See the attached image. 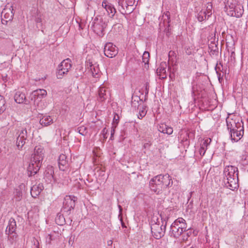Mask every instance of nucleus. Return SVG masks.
I'll return each mask as SVG.
<instances>
[{"instance_id": "obj_1", "label": "nucleus", "mask_w": 248, "mask_h": 248, "mask_svg": "<svg viewBox=\"0 0 248 248\" xmlns=\"http://www.w3.org/2000/svg\"><path fill=\"white\" fill-rule=\"evenodd\" d=\"M44 148L40 146H36L34 150V153L32 155L28 168V174L29 176L36 174L39 171L42 161L44 156Z\"/></svg>"}, {"instance_id": "obj_2", "label": "nucleus", "mask_w": 248, "mask_h": 248, "mask_svg": "<svg viewBox=\"0 0 248 248\" xmlns=\"http://www.w3.org/2000/svg\"><path fill=\"white\" fill-rule=\"evenodd\" d=\"M168 218V217L164 218V221H162V224L161 226L156 223L151 224L152 233L155 239H159L164 236Z\"/></svg>"}, {"instance_id": "obj_3", "label": "nucleus", "mask_w": 248, "mask_h": 248, "mask_svg": "<svg viewBox=\"0 0 248 248\" xmlns=\"http://www.w3.org/2000/svg\"><path fill=\"white\" fill-rule=\"evenodd\" d=\"M107 26V20L103 19L101 16L96 17L91 24V27L93 31L100 36L103 34L104 31Z\"/></svg>"}, {"instance_id": "obj_4", "label": "nucleus", "mask_w": 248, "mask_h": 248, "mask_svg": "<svg viewBox=\"0 0 248 248\" xmlns=\"http://www.w3.org/2000/svg\"><path fill=\"white\" fill-rule=\"evenodd\" d=\"M149 186L151 190L157 194L161 193L163 188L161 174L152 178L150 181Z\"/></svg>"}, {"instance_id": "obj_5", "label": "nucleus", "mask_w": 248, "mask_h": 248, "mask_svg": "<svg viewBox=\"0 0 248 248\" xmlns=\"http://www.w3.org/2000/svg\"><path fill=\"white\" fill-rule=\"evenodd\" d=\"M71 61L69 59L64 60L58 66L57 77L58 79H62L65 75L67 74L69 70L71 68Z\"/></svg>"}, {"instance_id": "obj_6", "label": "nucleus", "mask_w": 248, "mask_h": 248, "mask_svg": "<svg viewBox=\"0 0 248 248\" xmlns=\"http://www.w3.org/2000/svg\"><path fill=\"white\" fill-rule=\"evenodd\" d=\"M212 5L211 3H208L205 9H202L197 15V18L199 21L202 22L208 18L212 15Z\"/></svg>"}, {"instance_id": "obj_7", "label": "nucleus", "mask_w": 248, "mask_h": 248, "mask_svg": "<svg viewBox=\"0 0 248 248\" xmlns=\"http://www.w3.org/2000/svg\"><path fill=\"white\" fill-rule=\"evenodd\" d=\"M75 206V200L73 199L71 196H66L63 202L62 210L64 213L67 215L70 214V211L73 209Z\"/></svg>"}, {"instance_id": "obj_8", "label": "nucleus", "mask_w": 248, "mask_h": 248, "mask_svg": "<svg viewBox=\"0 0 248 248\" xmlns=\"http://www.w3.org/2000/svg\"><path fill=\"white\" fill-rule=\"evenodd\" d=\"M244 131L243 124L238 123V127L234 128L230 133L231 140L234 142L238 141L243 136Z\"/></svg>"}, {"instance_id": "obj_9", "label": "nucleus", "mask_w": 248, "mask_h": 248, "mask_svg": "<svg viewBox=\"0 0 248 248\" xmlns=\"http://www.w3.org/2000/svg\"><path fill=\"white\" fill-rule=\"evenodd\" d=\"M104 54L108 57L113 58L118 52L117 47L111 43H107L104 48Z\"/></svg>"}, {"instance_id": "obj_10", "label": "nucleus", "mask_w": 248, "mask_h": 248, "mask_svg": "<svg viewBox=\"0 0 248 248\" xmlns=\"http://www.w3.org/2000/svg\"><path fill=\"white\" fill-rule=\"evenodd\" d=\"M224 179L236 177L238 175V168L233 166H227L223 171Z\"/></svg>"}, {"instance_id": "obj_11", "label": "nucleus", "mask_w": 248, "mask_h": 248, "mask_svg": "<svg viewBox=\"0 0 248 248\" xmlns=\"http://www.w3.org/2000/svg\"><path fill=\"white\" fill-rule=\"evenodd\" d=\"M224 181L226 187L231 190H234L238 187V177L225 178Z\"/></svg>"}, {"instance_id": "obj_12", "label": "nucleus", "mask_w": 248, "mask_h": 248, "mask_svg": "<svg viewBox=\"0 0 248 248\" xmlns=\"http://www.w3.org/2000/svg\"><path fill=\"white\" fill-rule=\"evenodd\" d=\"M47 94L46 91L44 89H37L33 91L30 95L31 100H34V101H40L42 99L45 97Z\"/></svg>"}, {"instance_id": "obj_13", "label": "nucleus", "mask_w": 248, "mask_h": 248, "mask_svg": "<svg viewBox=\"0 0 248 248\" xmlns=\"http://www.w3.org/2000/svg\"><path fill=\"white\" fill-rule=\"evenodd\" d=\"M98 93V100L100 102L104 101L110 96L109 91L107 89L104 84H102L99 87Z\"/></svg>"}, {"instance_id": "obj_14", "label": "nucleus", "mask_w": 248, "mask_h": 248, "mask_svg": "<svg viewBox=\"0 0 248 248\" xmlns=\"http://www.w3.org/2000/svg\"><path fill=\"white\" fill-rule=\"evenodd\" d=\"M118 9L119 12L123 15L130 14L133 9L130 8L129 6L125 5L126 1L125 0H118Z\"/></svg>"}, {"instance_id": "obj_15", "label": "nucleus", "mask_w": 248, "mask_h": 248, "mask_svg": "<svg viewBox=\"0 0 248 248\" xmlns=\"http://www.w3.org/2000/svg\"><path fill=\"white\" fill-rule=\"evenodd\" d=\"M244 10L243 6L238 4L236 5L234 9L228 11L227 14L231 16H234L236 17H241L243 14Z\"/></svg>"}, {"instance_id": "obj_16", "label": "nucleus", "mask_w": 248, "mask_h": 248, "mask_svg": "<svg viewBox=\"0 0 248 248\" xmlns=\"http://www.w3.org/2000/svg\"><path fill=\"white\" fill-rule=\"evenodd\" d=\"M102 6L106 9L111 17L114 16V14L116 12V10L111 3L107 1H104L102 2Z\"/></svg>"}, {"instance_id": "obj_17", "label": "nucleus", "mask_w": 248, "mask_h": 248, "mask_svg": "<svg viewBox=\"0 0 248 248\" xmlns=\"http://www.w3.org/2000/svg\"><path fill=\"white\" fill-rule=\"evenodd\" d=\"M58 164L59 168L62 170H65L68 167V161L67 160V156L64 154L60 155L58 159Z\"/></svg>"}, {"instance_id": "obj_18", "label": "nucleus", "mask_w": 248, "mask_h": 248, "mask_svg": "<svg viewBox=\"0 0 248 248\" xmlns=\"http://www.w3.org/2000/svg\"><path fill=\"white\" fill-rule=\"evenodd\" d=\"M163 190L172 185V180L168 174H161Z\"/></svg>"}, {"instance_id": "obj_19", "label": "nucleus", "mask_w": 248, "mask_h": 248, "mask_svg": "<svg viewBox=\"0 0 248 248\" xmlns=\"http://www.w3.org/2000/svg\"><path fill=\"white\" fill-rule=\"evenodd\" d=\"M167 64L166 62H162L159 67L156 69V74L160 79H165L167 78L166 68Z\"/></svg>"}, {"instance_id": "obj_20", "label": "nucleus", "mask_w": 248, "mask_h": 248, "mask_svg": "<svg viewBox=\"0 0 248 248\" xmlns=\"http://www.w3.org/2000/svg\"><path fill=\"white\" fill-rule=\"evenodd\" d=\"M40 118L39 123L43 126H47L53 123V119L50 116L41 115Z\"/></svg>"}, {"instance_id": "obj_21", "label": "nucleus", "mask_w": 248, "mask_h": 248, "mask_svg": "<svg viewBox=\"0 0 248 248\" xmlns=\"http://www.w3.org/2000/svg\"><path fill=\"white\" fill-rule=\"evenodd\" d=\"M43 189L44 186L42 184L40 183L38 185H34L31 189V194L32 197L35 198L38 196Z\"/></svg>"}, {"instance_id": "obj_22", "label": "nucleus", "mask_w": 248, "mask_h": 248, "mask_svg": "<svg viewBox=\"0 0 248 248\" xmlns=\"http://www.w3.org/2000/svg\"><path fill=\"white\" fill-rule=\"evenodd\" d=\"M15 101L19 104L25 103L28 104L29 102L26 100L25 94L19 91L17 92L14 96Z\"/></svg>"}, {"instance_id": "obj_23", "label": "nucleus", "mask_w": 248, "mask_h": 248, "mask_svg": "<svg viewBox=\"0 0 248 248\" xmlns=\"http://www.w3.org/2000/svg\"><path fill=\"white\" fill-rule=\"evenodd\" d=\"M238 123L243 124L242 122H236L235 120H233L232 119H230L229 118H227L226 119V124L228 129L230 131V133L232 132V131L235 129L236 127H238Z\"/></svg>"}, {"instance_id": "obj_24", "label": "nucleus", "mask_w": 248, "mask_h": 248, "mask_svg": "<svg viewBox=\"0 0 248 248\" xmlns=\"http://www.w3.org/2000/svg\"><path fill=\"white\" fill-rule=\"evenodd\" d=\"M170 13L169 11L164 13L160 18V25L162 24L165 27H169L170 26Z\"/></svg>"}, {"instance_id": "obj_25", "label": "nucleus", "mask_w": 248, "mask_h": 248, "mask_svg": "<svg viewBox=\"0 0 248 248\" xmlns=\"http://www.w3.org/2000/svg\"><path fill=\"white\" fill-rule=\"evenodd\" d=\"M16 228V225L15 220L13 218H10L9 224L6 229V233L15 232Z\"/></svg>"}, {"instance_id": "obj_26", "label": "nucleus", "mask_w": 248, "mask_h": 248, "mask_svg": "<svg viewBox=\"0 0 248 248\" xmlns=\"http://www.w3.org/2000/svg\"><path fill=\"white\" fill-rule=\"evenodd\" d=\"M158 129L159 131L164 134L170 135L173 133L172 128L165 124H161L160 125Z\"/></svg>"}, {"instance_id": "obj_27", "label": "nucleus", "mask_w": 248, "mask_h": 248, "mask_svg": "<svg viewBox=\"0 0 248 248\" xmlns=\"http://www.w3.org/2000/svg\"><path fill=\"white\" fill-rule=\"evenodd\" d=\"M183 232V230L174 227H170V234L174 238H178Z\"/></svg>"}, {"instance_id": "obj_28", "label": "nucleus", "mask_w": 248, "mask_h": 248, "mask_svg": "<svg viewBox=\"0 0 248 248\" xmlns=\"http://www.w3.org/2000/svg\"><path fill=\"white\" fill-rule=\"evenodd\" d=\"M238 4L236 0H227L225 4L226 12L228 13V11L234 9V7Z\"/></svg>"}, {"instance_id": "obj_29", "label": "nucleus", "mask_w": 248, "mask_h": 248, "mask_svg": "<svg viewBox=\"0 0 248 248\" xmlns=\"http://www.w3.org/2000/svg\"><path fill=\"white\" fill-rule=\"evenodd\" d=\"M8 235V243L12 245L16 244L17 240V235L16 232L6 233Z\"/></svg>"}, {"instance_id": "obj_30", "label": "nucleus", "mask_w": 248, "mask_h": 248, "mask_svg": "<svg viewBox=\"0 0 248 248\" xmlns=\"http://www.w3.org/2000/svg\"><path fill=\"white\" fill-rule=\"evenodd\" d=\"M176 222H178L180 224L181 229L183 230V232L188 230L187 229L186 221L182 217H179L176 219Z\"/></svg>"}, {"instance_id": "obj_31", "label": "nucleus", "mask_w": 248, "mask_h": 248, "mask_svg": "<svg viewBox=\"0 0 248 248\" xmlns=\"http://www.w3.org/2000/svg\"><path fill=\"white\" fill-rule=\"evenodd\" d=\"M90 70L93 77H98L100 70L98 66H96L93 64L90 65Z\"/></svg>"}, {"instance_id": "obj_32", "label": "nucleus", "mask_w": 248, "mask_h": 248, "mask_svg": "<svg viewBox=\"0 0 248 248\" xmlns=\"http://www.w3.org/2000/svg\"><path fill=\"white\" fill-rule=\"evenodd\" d=\"M26 140L24 139H22L21 137H17L16 139V144L19 150H20L22 148L23 146L24 145L26 142Z\"/></svg>"}, {"instance_id": "obj_33", "label": "nucleus", "mask_w": 248, "mask_h": 248, "mask_svg": "<svg viewBox=\"0 0 248 248\" xmlns=\"http://www.w3.org/2000/svg\"><path fill=\"white\" fill-rule=\"evenodd\" d=\"M22 192L19 188H16L14 192V198L16 201H20L21 200Z\"/></svg>"}, {"instance_id": "obj_34", "label": "nucleus", "mask_w": 248, "mask_h": 248, "mask_svg": "<svg viewBox=\"0 0 248 248\" xmlns=\"http://www.w3.org/2000/svg\"><path fill=\"white\" fill-rule=\"evenodd\" d=\"M6 109L5 100L4 98L0 95V114H1Z\"/></svg>"}, {"instance_id": "obj_35", "label": "nucleus", "mask_w": 248, "mask_h": 248, "mask_svg": "<svg viewBox=\"0 0 248 248\" xmlns=\"http://www.w3.org/2000/svg\"><path fill=\"white\" fill-rule=\"evenodd\" d=\"M18 136L21 137L22 139H24L27 140V130L26 126L23 127L22 129L19 132Z\"/></svg>"}, {"instance_id": "obj_36", "label": "nucleus", "mask_w": 248, "mask_h": 248, "mask_svg": "<svg viewBox=\"0 0 248 248\" xmlns=\"http://www.w3.org/2000/svg\"><path fill=\"white\" fill-rule=\"evenodd\" d=\"M1 14L3 16L4 18L8 21L11 20L14 15V14L7 13L5 12V10H2Z\"/></svg>"}, {"instance_id": "obj_37", "label": "nucleus", "mask_w": 248, "mask_h": 248, "mask_svg": "<svg viewBox=\"0 0 248 248\" xmlns=\"http://www.w3.org/2000/svg\"><path fill=\"white\" fill-rule=\"evenodd\" d=\"M56 223L59 225H62L65 222L63 215H58L56 218Z\"/></svg>"}, {"instance_id": "obj_38", "label": "nucleus", "mask_w": 248, "mask_h": 248, "mask_svg": "<svg viewBox=\"0 0 248 248\" xmlns=\"http://www.w3.org/2000/svg\"><path fill=\"white\" fill-rule=\"evenodd\" d=\"M150 54L147 51H145L142 56V62L145 64H148L149 61Z\"/></svg>"}, {"instance_id": "obj_39", "label": "nucleus", "mask_w": 248, "mask_h": 248, "mask_svg": "<svg viewBox=\"0 0 248 248\" xmlns=\"http://www.w3.org/2000/svg\"><path fill=\"white\" fill-rule=\"evenodd\" d=\"M146 113L147 110H146V107H145V108L142 107L141 109V108L140 109V111L139 112V114L138 115V117L141 119L146 115Z\"/></svg>"}, {"instance_id": "obj_40", "label": "nucleus", "mask_w": 248, "mask_h": 248, "mask_svg": "<svg viewBox=\"0 0 248 248\" xmlns=\"http://www.w3.org/2000/svg\"><path fill=\"white\" fill-rule=\"evenodd\" d=\"M211 142V140L210 138H207L204 140L203 142L201 144V146L207 149V146L210 145Z\"/></svg>"}, {"instance_id": "obj_41", "label": "nucleus", "mask_w": 248, "mask_h": 248, "mask_svg": "<svg viewBox=\"0 0 248 248\" xmlns=\"http://www.w3.org/2000/svg\"><path fill=\"white\" fill-rule=\"evenodd\" d=\"M3 10H5L7 13L14 14L13 6L9 4H7Z\"/></svg>"}, {"instance_id": "obj_42", "label": "nucleus", "mask_w": 248, "mask_h": 248, "mask_svg": "<svg viewBox=\"0 0 248 248\" xmlns=\"http://www.w3.org/2000/svg\"><path fill=\"white\" fill-rule=\"evenodd\" d=\"M78 133L82 135H84L86 133V128L84 126L78 127Z\"/></svg>"}, {"instance_id": "obj_43", "label": "nucleus", "mask_w": 248, "mask_h": 248, "mask_svg": "<svg viewBox=\"0 0 248 248\" xmlns=\"http://www.w3.org/2000/svg\"><path fill=\"white\" fill-rule=\"evenodd\" d=\"M126 3H125V5H127L128 6H129L130 8H131L132 6H133V5L135 3V0H125Z\"/></svg>"}, {"instance_id": "obj_44", "label": "nucleus", "mask_w": 248, "mask_h": 248, "mask_svg": "<svg viewBox=\"0 0 248 248\" xmlns=\"http://www.w3.org/2000/svg\"><path fill=\"white\" fill-rule=\"evenodd\" d=\"M171 227H174L181 229L180 224L178 222H176V220L172 223L170 226Z\"/></svg>"}, {"instance_id": "obj_45", "label": "nucleus", "mask_w": 248, "mask_h": 248, "mask_svg": "<svg viewBox=\"0 0 248 248\" xmlns=\"http://www.w3.org/2000/svg\"><path fill=\"white\" fill-rule=\"evenodd\" d=\"M152 145V143L149 141L148 142H146L145 143H144L143 144V148L145 149H149L151 146Z\"/></svg>"}, {"instance_id": "obj_46", "label": "nucleus", "mask_w": 248, "mask_h": 248, "mask_svg": "<svg viewBox=\"0 0 248 248\" xmlns=\"http://www.w3.org/2000/svg\"><path fill=\"white\" fill-rule=\"evenodd\" d=\"M207 149L203 147H202L201 146V148L200 149V151H199V152H200V154L201 155L203 156L204 155L205 152H206V150Z\"/></svg>"}, {"instance_id": "obj_47", "label": "nucleus", "mask_w": 248, "mask_h": 248, "mask_svg": "<svg viewBox=\"0 0 248 248\" xmlns=\"http://www.w3.org/2000/svg\"><path fill=\"white\" fill-rule=\"evenodd\" d=\"M215 70L216 71L217 74L218 76V78H219V77L221 76V73L219 72V71L220 70V68L219 67H216L215 68Z\"/></svg>"}, {"instance_id": "obj_48", "label": "nucleus", "mask_w": 248, "mask_h": 248, "mask_svg": "<svg viewBox=\"0 0 248 248\" xmlns=\"http://www.w3.org/2000/svg\"><path fill=\"white\" fill-rule=\"evenodd\" d=\"M149 90V86L148 83L146 84L145 94H148Z\"/></svg>"}, {"instance_id": "obj_49", "label": "nucleus", "mask_w": 248, "mask_h": 248, "mask_svg": "<svg viewBox=\"0 0 248 248\" xmlns=\"http://www.w3.org/2000/svg\"><path fill=\"white\" fill-rule=\"evenodd\" d=\"M35 21L37 23H41L42 22V19L40 17H37L35 19Z\"/></svg>"}, {"instance_id": "obj_50", "label": "nucleus", "mask_w": 248, "mask_h": 248, "mask_svg": "<svg viewBox=\"0 0 248 248\" xmlns=\"http://www.w3.org/2000/svg\"><path fill=\"white\" fill-rule=\"evenodd\" d=\"M2 80L4 82H6L7 80V76L6 75L5 76L2 75Z\"/></svg>"}, {"instance_id": "obj_51", "label": "nucleus", "mask_w": 248, "mask_h": 248, "mask_svg": "<svg viewBox=\"0 0 248 248\" xmlns=\"http://www.w3.org/2000/svg\"><path fill=\"white\" fill-rule=\"evenodd\" d=\"M53 172H54L52 170H50V175L49 176V177H50V179L53 178V176L52 175V173H53Z\"/></svg>"}, {"instance_id": "obj_52", "label": "nucleus", "mask_w": 248, "mask_h": 248, "mask_svg": "<svg viewBox=\"0 0 248 248\" xmlns=\"http://www.w3.org/2000/svg\"><path fill=\"white\" fill-rule=\"evenodd\" d=\"M114 132H115V130L113 128H112L111 129V138L112 137V135L114 134Z\"/></svg>"}, {"instance_id": "obj_53", "label": "nucleus", "mask_w": 248, "mask_h": 248, "mask_svg": "<svg viewBox=\"0 0 248 248\" xmlns=\"http://www.w3.org/2000/svg\"><path fill=\"white\" fill-rule=\"evenodd\" d=\"M119 209H120V211L121 212L122 210V207L120 205H119Z\"/></svg>"}, {"instance_id": "obj_54", "label": "nucleus", "mask_w": 248, "mask_h": 248, "mask_svg": "<svg viewBox=\"0 0 248 248\" xmlns=\"http://www.w3.org/2000/svg\"><path fill=\"white\" fill-rule=\"evenodd\" d=\"M190 248H196V247H195H195L192 246V247H191Z\"/></svg>"}, {"instance_id": "obj_55", "label": "nucleus", "mask_w": 248, "mask_h": 248, "mask_svg": "<svg viewBox=\"0 0 248 248\" xmlns=\"http://www.w3.org/2000/svg\"><path fill=\"white\" fill-rule=\"evenodd\" d=\"M160 216L161 217V219L162 220V219H163V217H162L161 214V215H160Z\"/></svg>"}, {"instance_id": "obj_56", "label": "nucleus", "mask_w": 248, "mask_h": 248, "mask_svg": "<svg viewBox=\"0 0 248 248\" xmlns=\"http://www.w3.org/2000/svg\"><path fill=\"white\" fill-rule=\"evenodd\" d=\"M117 120H118L117 119L115 120V121H116L117 123H118V122H117Z\"/></svg>"}, {"instance_id": "obj_57", "label": "nucleus", "mask_w": 248, "mask_h": 248, "mask_svg": "<svg viewBox=\"0 0 248 248\" xmlns=\"http://www.w3.org/2000/svg\"><path fill=\"white\" fill-rule=\"evenodd\" d=\"M48 236H49V238L50 239L51 236H50V235H48Z\"/></svg>"}, {"instance_id": "obj_58", "label": "nucleus", "mask_w": 248, "mask_h": 248, "mask_svg": "<svg viewBox=\"0 0 248 248\" xmlns=\"http://www.w3.org/2000/svg\"><path fill=\"white\" fill-rule=\"evenodd\" d=\"M48 236H49V238L50 239L51 236H50V235H48Z\"/></svg>"}]
</instances>
